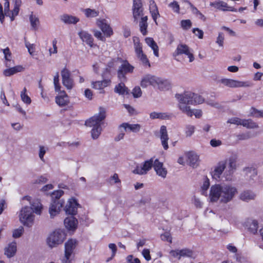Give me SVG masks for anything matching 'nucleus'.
Listing matches in <instances>:
<instances>
[{
	"label": "nucleus",
	"instance_id": "obj_46",
	"mask_svg": "<svg viewBox=\"0 0 263 263\" xmlns=\"http://www.w3.org/2000/svg\"><path fill=\"white\" fill-rule=\"evenodd\" d=\"M137 56L144 66H147L148 67H151L149 62L147 58L146 55L144 53L139 54Z\"/></svg>",
	"mask_w": 263,
	"mask_h": 263
},
{
	"label": "nucleus",
	"instance_id": "obj_29",
	"mask_svg": "<svg viewBox=\"0 0 263 263\" xmlns=\"http://www.w3.org/2000/svg\"><path fill=\"white\" fill-rule=\"evenodd\" d=\"M64 224L68 230H75L77 227L78 220L73 216H71L65 219Z\"/></svg>",
	"mask_w": 263,
	"mask_h": 263
},
{
	"label": "nucleus",
	"instance_id": "obj_44",
	"mask_svg": "<svg viewBox=\"0 0 263 263\" xmlns=\"http://www.w3.org/2000/svg\"><path fill=\"white\" fill-rule=\"evenodd\" d=\"M27 89L25 87L21 92V98L23 102L27 105H29L31 102L30 98L26 93Z\"/></svg>",
	"mask_w": 263,
	"mask_h": 263
},
{
	"label": "nucleus",
	"instance_id": "obj_34",
	"mask_svg": "<svg viewBox=\"0 0 263 263\" xmlns=\"http://www.w3.org/2000/svg\"><path fill=\"white\" fill-rule=\"evenodd\" d=\"M147 16H144L141 17L139 22L140 31L143 35H146L147 34Z\"/></svg>",
	"mask_w": 263,
	"mask_h": 263
},
{
	"label": "nucleus",
	"instance_id": "obj_50",
	"mask_svg": "<svg viewBox=\"0 0 263 263\" xmlns=\"http://www.w3.org/2000/svg\"><path fill=\"white\" fill-rule=\"evenodd\" d=\"M64 192L62 190L55 191L51 194V201L56 200L61 201L60 200V198L63 195Z\"/></svg>",
	"mask_w": 263,
	"mask_h": 263
},
{
	"label": "nucleus",
	"instance_id": "obj_42",
	"mask_svg": "<svg viewBox=\"0 0 263 263\" xmlns=\"http://www.w3.org/2000/svg\"><path fill=\"white\" fill-rule=\"evenodd\" d=\"M150 118L152 119H166L168 118L169 116L166 113L164 112H152L149 115Z\"/></svg>",
	"mask_w": 263,
	"mask_h": 263
},
{
	"label": "nucleus",
	"instance_id": "obj_10",
	"mask_svg": "<svg viewBox=\"0 0 263 263\" xmlns=\"http://www.w3.org/2000/svg\"><path fill=\"white\" fill-rule=\"evenodd\" d=\"M225 160L227 161V163H228V168L224 173V176L226 180H230L232 175L236 168L237 158L233 156Z\"/></svg>",
	"mask_w": 263,
	"mask_h": 263
},
{
	"label": "nucleus",
	"instance_id": "obj_56",
	"mask_svg": "<svg viewBox=\"0 0 263 263\" xmlns=\"http://www.w3.org/2000/svg\"><path fill=\"white\" fill-rule=\"evenodd\" d=\"M238 140H246L250 139L251 136L250 132L242 133L236 136Z\"/></svg>",
	"mask_w": 263,
	"mask_h": 263
},
{
	"label": "nucleus",
	"instance_id": "obj_47",
	"mask_svg": "<svg viewBox=\"0 0 263 263\" xmlns=\"http://www.w3.org/2000/svg\"><path fill=\"white\" fill-rule=\"evenodd\" d=\"M210 186V181L209 179L207 178H206L203 182V184L201 187V194L203 195H207V191Z\"/></svg>",
	"mask_w": 263,
	"mask_h": 263
},
{
	"label": "nucleus",
	"instance_id": "obj_32",
	"mask_svg": "<svg viewBox=\"0 0 263 263\" xmlns=\"http://www.w3.org/2000/svg\"><path fill=\"white\" fill-rule=\"evenodd\" d=\"M24 70V68L22 66L17 65L12 68L4 70L3 73L6 77H10L17 72H22Z\"/></svg>",
	"mask_w": 263,
	"mask_h": 263
},
{
	"label": "nucleus",
	"instance_id": "obj_22",
	"mask_svg": "<svg viewBox=\"0 0 263 263\" xmlns=\"http://www.w3.org/2000/svg\"><path fill=\"white\" fill-rule=\"evenodd\" d=\"M189 165L193 168L197 167L200 163L199 156L195 152H191L187 154Z\"/></svg>",
	"mask_w": 263,
	"mask_h": 263
},
{
	"label": "nucleus",
	"instance_id": "obj_63",
	"mask_svg": "<svg viewBox=\"0 0 263 263\" xmlns=\"http://www.w3.org/2000/svg\"><path fill=\"white\" fill-rule=\"evenodd\" d=\"M193 32L198 37L199 39H201L203 36V32L202 30L198 28H195L193 29Z\"/></svg>",
	"mask_w": 263,
	"mask_h": 263
},
{
	"label": "nucleus",
	"instance_id": "obj_41",
	"mask_svg": "<svg viewBox=\"0 0 263 263\" xmlns=\"http://www.w3.org/2000/svg\"><path fill=\"white\" fill-rule=\"evenodd\" d=\"M248 226L249 230L251 233L255 234L257 233L258 229V222L255 220H251L248 221Z\"/></svg>",
	"mask_w": 263,
	"mask_h": 263
},
{
	"label": "nucleus",
	"instance_id": "obj_57",
	"mask_svg": "<svg viewBox=\"0 0 263 263\" xmlns=\"http://www.w3.org/2000/svg\"><path fill=\"white\" fill-rule=\"evenodd\" d=\"M251 114L256 118H263V110H259L254 108H252Z\"/></svg>",
	"mask_w": 263,
	"mask_h": 263
},
{
	"label": "nucleus",
	"instance_id": "obj_21",
	"mask_svg": "<svg viewBox=\"0 0 263 263\" xmlns=\"http://www.w3.org/2000/svg\"><path fill=\"white\" fill-rule=\"evenodd\" d=\"M160 138L163 148L165 150H167L168 148V140L169 138L166 127L164 125H162L160 127Z\"/></svg>",
	"mask_w": 263,
	"mask_h": 263
},
{
	"label": "nucleus",
	"instance_id": "obj_24",
	"mask_svg": "<svg viewBox=\"0 0 263 263\" xmlns=\"http://www.w3.org/2000/svg\"><path fill=\"white\" fill-rule=\"evenodd\" d=\"M97 24L107 36H110L112 34L111 28L107 24L105 20H98Z\"/></svg>",
	"mask_w": 263,
	"mask_h": 263
},
{
	"label": "nucleus",
	"instance_id": "obj_12",
	"mask_svg": "<svg viewBox=\"0 0 263 263\" xmlns=\"http://www.w3.org/2000/svg\"><path fill=\"white\" fill-rule=\"evenodd\" d=\"M227 161L222 160L219 162L214 167L211 172V175L213 178L215 180H219L223 171L226 168Z\"/></svg>",
	"mask_w": 263,
	"mask_h": 263
},
{
	"label": "nucleus",
	"instance_id": "obj_48",
	"mask_svg": "<svg viewBox=\"0 0 263 263\" xmlns=\"http://www.w3.org/2000/svg\"><path fill=\"white\" fill-rule=\"evenodd\" d=\"M39 147V157L42 161L45 162L44 157L46 152L49 150V148L48 147L43 145H40Z\"/></svg>",
	"mask_w": 263,
	"mask_h": 263
},
{
	"label": "nucleus",
	"instance_id": "obj_38",
	"mask_svg": "<svg viewBox=\"0 0 263 263\" xmlns=\"http://www.w3.org/2000/svg\"><path fill=\"white\" fill-rule=\"evenodd\" d=\"M115 92L119 95L127 94L128 88L125 86L123 83H120L115 88Z\"/></svg>",
	"mask_w": 263,
	"mask_h": 263
},
{
	"label": "nucleus",
	"instance_id": "obj_31",
	"mask_svg": "<svg viewBox=\"0 0 263 263\" xmlns=\"http://www.w3.org/2000/svg\"><path fill=\"white\" fill-rule=\"evenodd\" d=\"M156 77L151 75H147L144 77L141 82V86L142 87H146L148 85H151L155 87Z\"/></svg>",
	"mask_w": 263,
	"mask_h": 263
},
{
	"label": "nucleus",
	"instance_id": "obj_55",
	"mask_svg": "<svg viewBox=\"0 0 263 263\" xmlns=\"http://www.w3.org/2000/svg\"><path fill=\"white\" fill-rule=\"evenodd\" d=\"M192 22L190 20H182L181 21V27L184 30H187L190 29L192 26Z\"/></svg>",
	"mask_w": 263,
	"mask_h": 263
},
{
	"label": "nucleus",
	"instance_id": "obj_18",
	"mask_svg": "<svg viewBox=\"0 0 263 263\" xmlns=\"http://www.w3.org/2000/svg\"><path fill=\"white\" fill-rule=\"evenodd\" d=\"M78 203L74 199H70L69 200L68 203L65 206V212L67 214L73 215L77 212Z\"/></svg>",
	"mask_w": 263,
	"mask_h": 263
},
{
	"label": "nucleus",
	"instance_id": "obj_1",
	"mask_svg": "<svg viewBox=\"0 0 263 263\" xmlns=\"http://www.w3.org/2000/svg\"><path fill=\"white\" fill-rule=\"evenodd\" d=\"M237 193L236 188L229 184H215L211 187L209 198L212 202L221 203L231 201Z\"/></svg>",
	"mask_w": 263,
	"mask_h": 263
},
{
	"label": "nucleus",
	"instance_id": "obj_54",
	"mask_svg": "<svg viewBox=\"0 0 263 263\" xmlns=\"http://www.w3.org/2000/svg\"><path fill=\"white\" fill-rule=\"evenodd\" d=\"M168 6L172 8L173 11L175 13H179L180 12V6L178 4V2L176 1H174L172 3H171Z\"/></svg>",
	"mask_w": 263,
	"mask_h": 263
},
{
	"label": "nucleus",
	"instance_id": "obj_49",
	"mask_svg": "<svg viewBox=\"0 0 263 263\" xmlns=\"http://www.w3.org/2000/svg\"><path fill=\"white\" fill-rule=\"evenodd\" d=\"M247 175L250 177V179H254V178L256 177L257 174V170L252 167H248L246 169Z\"/></svg>",
	"mask_w": 263,
	"mask_h": 263
},
{
	"label": "nucleus",
	"instance_id": "obj_62",
	"mask_svg": "<svg viewBox=\"0 0 263 263\" xmlns=\"http://www.w3.org/2000/svg\"><path fill=\"white\" fill-rule=\"evenodd\" d=\"M224 39V36L223 33L222 32L219 33L217 38L216 43H217L219 46L223 47Z\"/></svg>",
	"mask_w": 263,
	"mask_h": 263
},
{
	"label": "nucleus",
	"instance_id": "obj_43",
	"mask_svg": "<svg viewBox=\"0 0 263 263\" xmlns=\"http://www.w3.org/2000/svg\"><path fill=\"white\" fill-rule=\"evenodd\" d=\"M195 127L191 124H186L184 127V132L186 137H191L195 132Z\"/></svg>",
	"mask_w": 263,
	"mask_h": 263
},
{
	"label": "nucleus",
	"instance_id": "obj_28",
	"mask_svg": "<svg viewBox=\"0 0 263 263\" xmlns=\"http://www.w3.org/2000/svg\"><path fill=\"white\" fill-rule=\"evenodd\" d=\"M78 35L83 42H85L90 47L93 46V39L92 35L85 31H81Z\"/></svg>",
	"mask_w": 263,
	"mask_h": 263
},
{
	"label": "nucleus",
	"instance_id": "obj_33",
	"mask_svg": "<svg viewBox=\"0 0 263 263\" xmlns=\"http://www.w3.org/2000/svg\"><path fill=\"white\" fill-rule=\"evenodd\" d=\"M145 41L147 45L153 50L154 55L156 57H158L159 48L154 39L152 37H146L145 39Z\"/></svg>",
	"mask_w": 263,
	"mask_h": 263
},
{
	"label": "nucleus",
	"instance_id": "obj_27",
	"mask_svg": "<svg viewBox=\"0 0 263 263\" xmlns=\"http://www.w3.org/2000/svg\"><path fill=\"white\" fill-rule=\"evenodd\" d=\"M155 87H157L161 90H168L171 88V83L167 80L156 77Z\"/></svg>",
	"mask_w": 263,
	"mask_h": 263
},
{
	"label": "nucleus",
	"instance_id": "obj_7",
	"mask_svg": "<svg viewBox=\"0 0 263 263\" xmlns=\"http://www.w3.org/2000/svg\"><path fill=\"white\" fill-rule=\"evenodd\" d=\"M219 82L225 86L231 88L248 87L251 86V83L248 81H240L231 79H221Z\"/></svg>",
	"mask_w": 263,
	"mask_h": 263
},
{
	"label": "nucleus",
	"instance_id": "obj_36",
	"mask_svg": "<svg viewBox=\"0 0 263 263\" xmlns=\"http://www.w3.org/2000/svg\"><path fill=\"white\" fill-rule=\"evenodd\" d=\"M61 20L65 24H76L79 21V18L78 17L69 15L68 14H64L61 17Z\"/></svg>",
	"mask_w": 263,
	"mask_h": 263
},
{
	"label": "nucleus",
	"instance_id": "obj_4",
	"mask_svg": "<svg viewBox=\"0 0 263 263\" xmlns=\"http://www.w3.org/2000/svg\"><path fill=\"white\" fill-rule=\"evenodd\" d=\"M65 238L66 234L64 231L58 229L50 234L47 238V243L50 248H52L62 243Z\"/></svg>",
	"mask_w": 263,
	"mask_h": 263
},
{
	"label": "nucleus",
	"instance_id": "obj_9",
	"mask_svg": "<svg viewBox=\"0 0 263 263\" xmlns=\"http://www.w3.org/2000/svg\"><path fill=\"white\" fill-rule=\"evenodd\" d=\"M182 54H184L188 57L190 62H192L194 60V57L192 50L186 45L180 44L177 46L176 50L173 53V56L174 57H176L177 56Z\"/></svg>",
	"mask_w": 263,
	"mask_h": 263
},
{
	"label": "nucleus",
	"instance_id": "obj_5",
	"mask_svg": "<svg viewBox=\"0 0 263 263\" xmlns=\"http://www.w3.org/2000/svg\"><path fill=\"white\" fill-rule=\"evenodd\" d=\"M176 98L178 101V107L179 109L184 114H186L187 116L192 117L191 109L188 105V98L186 97L185 93L183 94H176Z\"/></svg>",
	"mask_w": 263,
	"mask_h": 263
},
{
	"label": "nucleus",
	"instance_id": "obj_30",
	"mask_svg": "<svg viewBox=\"0 0 263 263\" xmlns=\"http://www.w3.org/2000/svg\"><path fill=\"white\" fill-rule=\"evenodd\" d=\"M149 11L153 20L157 24V18L160 16V14L157 6L153 0L149 1Z\"/></svg>",
	"mask_w": 263,
	"mask_h": 263
},
{
	"label": "nucleus",
	"instance_id": "obj_59",
	"mask_svg": "<svg viewBox=\"0 0 263 263\" xmlns=\"http://www.w3.org/2000/svg\"><path fill=\"white\" fill-rule=\"evenodd\" d=\"M134 45H135V52H136L137 55L139 54L143 53V50H142V45L139 42H135Z\"/></svg>",
	"mask_w": 263,
	"mask_h": 263
},
{
	"label": "nucleus",
	"instance_id": "obj_25",
	"mask_svg": "<svg viewBox=\"0 0 263 263\" xmlns=\"http://www.w3.org/2000/svg\"><path fill=\"white\" fill-rule=\"evenodd\" d=\"M55 102L60 106H65L69 103L68 96L65 91L60 92V95L55 97Z\"/></svg>",
	"mask_w": 263,
	"mask_h": 263
},
{
	"label": "nucleus",
	"instance_id": "obj_35",
	"mask_svg": "<svg viewBox=\"0 0 263 263\" xmlns=\"http://www.w3.org/2000/svg\"><path fill=\"white\" fill-rule=\"evenodd\" d=\"M110 83V81L109 80H104L103 81H98L92 82L91 86L92 88L96 89H103L104 88L108 86Z\"/></svg>",
	"mask_w": 263,
	"mask_h": 263
},
{
	"label": "nucleus",
	"instance_id": "obj_8",
	"mask_svg": "<svg viewBox=\"0 0 263 263\" xmlns=\"http://www.w3.org/2000/svg\"><path fill=\"white\" fill-rule=\"evenodd\" d=\"M77 245V241L75 239H69L65 244V255L62 259L63 263H69L70 257Z\"/></svg>",
	"mask_w": 263,
	"mask_h": 263
},
{
	"label": "nucleus",
	"instance_id": "obj_3",
	"mask_svg": "<svg viewBox=\"0 0 263 263\" xmlns=\"http://www.w3.org/2000/svg\"><path fill=\"white\" fill-rule=\"evenodd\" d=\"M105 117V109L100 107L98 114L95 115L93 117L85 121L86 126L92 127L91 134L92 139H98L101 134L102 132L101 125L103 124V121Z\"/></svg>",
	"mask_w": 263,
	"mask_h": 263
},
{
	"label": "nucleus",
	"instance_id": "obj_51",
	"mask_svg": "<svg viewBox=\"0 0 263 263\" xmlns=\"http://www.w3.org/2000/svg\"><path fill=\"white\" fill-rule=\"evenodd\" d=\"M24 232V228L22 226L15 229L13 231L12 237L15 238L20 237Z\"/></svg>",
	"mask_w": 263,
	"mask_h": 263
},
{
	"label": "nucleus",
	"instance_id": "obj_20",
	"mask_svg": "<svg viewBox=\"0 0 263 263\" xmlns=\"http://www.w3.org/2000/svg\"><path fill=\"white\" fill-rule=\"evenodd\" d=\"M170 253L173 257L177 258L178 259H180L181 257H191L193 255V251L187 249L173 250L170 252Z\"/></svg>",
	"mask_w": 263,
	"mask_h": 263
},
{
	"label": "nucleus",
	"instance_id": "obj_17",
	"mask_svg": "<svg viewBox=\"0 0 263 263\" xmlns=\"http://www.w3.org/2000/svg\"><path fill=\"white\" fill-rule=\"evenodd\" d=\"M119 129H123L125 132H129L137 133L141 129V125L139 124H129L128 123H123L118 127Z\"/></svg>",
	"mask_w": 263,
	"mask_h": 263
},
{
	"label": "nucleus",
	"instance_id": "obj_15",
	"mask_svg": "<svg viewBox=\"0 0 263 263\" xmlns=\"http://www.w3.org/2000/svg\"><path fill=\"white\" fill-rule=\"evenodd\" d=\"M64 202L62 201H51L49 212L51 218H54L56 215L59 214L61 208L63 206Z\"/></svg>",
	"mask_w": 263,
	"mask_h": 263
},
{
	"label": "nucleus",
	"instance_id": "obj_45",
	"mask_svg": "<svg viewBox=\"0 0 263 263\" xmlns=\"http://www.w3.org/2000/svg\"><path fill=\"white\" fill-rule=\"evenodd\" d=\"M29 20L30 22L31 27L34 29H36L37 28V26L39 25L40 23L39 18L36 17L35 15H34L32 13L29 16Z\"/></svg>",
	"mask_w": 263,
	"mask_h": 263
},
{
	"label": "nucleus",
	"instance_id": "obj_6",
	"mask_svg": "<svg viewBox=\"0 0 263 263\" xmlns=\"http://www.w3.org/2000/svg\"><path fill=\"white\" fill-rule=\"evenodd\" d=\"M121 65L119 66L117 71L118 77L121 80H126L125 75L127 73H132L134 67L130 65L127 60H121Z\"/></svg>",
	"mask_w": 263,
	"mask_h": 263
},
{
	"label": "nucleus",
	"instance_id": "obj_53",
	"mask_svg": "<svg viewBox=\"0 0 263 263\" xmlns=\"http://www.w3.org/2000/svg\"><path fill=\"white\" fill-rule=\"evenodd\" d=\"M243 119L237 117L232 118L227 121L228 123L233 124L237 125H242Z\"/></svg>",
	"mask_w": 263,
	"mask_h": 263
},
{
	"label": "nucleus",
	"instance_id": "obj_40",
	"mask_svg": "<svg viewBox=\"0 0 263 263\" xmlns=\"http://www.w3.org/2000/svg\"><path fill=\"white\" fill-rule=\"evenodd\" d=\"M255 196V195L251 191H247L242 192L240 196V198L241 200L246 201H248L250 200L253 199Z\"/></svg>",
	"mask_w": 263,
	"mask_h": 263
},
{
	"label": "nucleus",
	"instance_id": "obj_11",
	"mask_svg": "<svg viewBox=\"0 0 263 263\" xmlns=\"http://www.w3.org/2000/svg\"><path fill=\"white\" fill-rule=\"evenodd\" d=\"M154 161L153 158L145 161L143 164L141 166H137L135 169L133 171V173L138 175H144L147 173L152 167H154Z\"/></svg>",
	"mask_w": 263,
	"mask_h": 263
},
{
	"label": "nucleus",
	"instance_id": "obj_14",
	"mask_svg": "<svg viewBox=\"0 0 263 263\" xmlns=\"http://www.w3.org/2000/svg\"><path fill=\"white\" fill-rule=\"evenodd\" d=\"M62 83L67 89H71L73 87V81L70 78V72L69 70L64 68L61 71Z\"/></svg>",
	"mask_w": 263,
	"mask_h": 263
},
{
	"label": "nucleus",
	"instance_id": "obj_52",
	"mask_svg": "<svg viewBox=\"0 0 263 263\" xmlns=\"http://www.w3.org/2000/svg\"><path fill=\"white\" fill-rule=\"evenodd\" d=\"M53 83L54 85L55 90L56 91H59L60 90L61 86L59 83V72H57L56 74L54 77Z\"/></svg>",
	"mask_w": 263,
	"mask_h": 263
},
{
	"label": "nucleus",
	"instance_id": "obj_39",
	"mask_svg": "<svg viewBox=\"0 0 263 263\" xmlns=\"http://www.w3.org/2000/svg\"><path fill=\"white\" fill-rule=\"evenodd\" d=\"M83 12L85 14L86 17L87 18L95 17L98 16L99 14V11L90 8H86L84 9Z\"/></svg>",
	"mask_w": 263,
	"mask_h": 263
},
{
	"label": "nucleus",
	"instance_id": "obj_60",
	"mask_svg": "<svg viewBox=\"0 0 263 263\" xmlns=\"http://www.w3.org/2000/svg\"><path fill=\"white\" fill-rule=\"evenodd\" d=\"M20 7L14 6L13 9L11 12V15H9L11 22L14 20L15 17L18 14Z\"/></svg>",
	"mask_w": 263,
	"mask_h": 263
},
{
	"label": "nucleus",
	"instance_id": "obj_64",
	"mask_svg": "<svg viewBox=\"0 0 263 263\" xmlns=\"http://www.w3.org/2000/svg\"><path fill=\"white\" fill-rule=\"evenodd\" d=\"M193 203L197 208H201L202 207L203 203L200 199L196 197H194L193 199Z\"/></svg>",
	"mask_w": 263,
	"mask_h": 263
},
{
	"label": "nucleus",
	"instance_id": "obj_61",
	"mask_svg": "<svg viewBox=\"0 0 263 263\" xmlns=\"http://www.w3.org/2000/svg\"><path fill=\"white\" fill-rule=\"evenodd\" d=\"M132 93L135 98H139L141 97L142 95V91L140 87H135L133 90Z\"/></svg>",
	"mask_w": 263,
	"mask_h": 263
},
{
	"label": "nucleus",
	"instance_id": "obj_23",
	"mask_svg": "<svg viewBox=\"0 0 263 263\" xmlns=\"http://www.w3.org/2000/svg\"><path fill=\"white\" fill-rule=\"evenodd\" d=\"M210 6L212 7H214L215 8L221 9L223 11H233L236 12V9L232 7H229L228 6V4L223 2V1H216L214 2H211L210 3Z\"/></svg>",
	"mask_w": 263,
	"mask_h": 263
},
{
	"label": "nucleus",
	"instance_id": "obj_13",
	"mask_svg": "<svg viewBox=\"0 0 263 263\" xmlns=\"http://www.w3.org/2000/svg\"><path fill=\"white\" fill-rule=\"evenodd\" d=\"M133 15L135 21L143 16V8L141 0H134L133 6Z\"/></svg>",
	"mask_w": 263,
	"mask_h": 263
},
{
	"label": "nucleus",
	"instance_id": "obj_26",
	"mask_svg": "<svg viewBox=\"0 0 263 263\" xmlns=\"http://www.w3.org/2000/svg\"><path fill=\"white\" fill-rule=\"evenodd\" d=\"M17 251V245L15 241L9 243L5 248V255L8 258L14 256Z\"/></svg>",
	"mask_w": 263,
	"mask_h": 263
},
{
	"label": "nucleus",
	"instance_id": "obj_16",
	"mask_svg": "<svg viewBox=\"0 0 263 263\" xmlns=\"http://www.w3.org/2000/svg\"><path fill=\"white\" fill-rule=\"evenodd\" d=\"M186 97H187L188 102L191 105H196L201 104L204 102L203 97L198 94H196L191 91H186L184 92Z\"/></svg>",
	"mask_w": 263,
	"mask_h": 263
},
{
	"label": "nucleus",
	"instance_id": "obj_58",
	"mask_svg": "<svg viewBox=\"0 0 263 263\" xmlns=\"http://www.w3.org/2000/svg\"><path fill=\"white\" fill-rule=\"evenodd\" d=\"M4 54V58L7 61H10L11 59V53L8 47L2 50Z\"/></svg>",
	"mask_w": 263,
	"mask_h": 263
},
{
	"label": "nucleus",
	"instance_id": "obj_37",
	"mask_svg": "<svg viewBox=\"0 0 263 263\" xmlns=\"http://www.w3.org/2000/svg\"><path fill=\"white\" fill-rule=\"evenodd\" d=\"M242 125L247 128L255 129L258 128V125L251 119H243Z\"/></svg>",
	"mask_w": 263,
	"mask_h": 263
},
{
	"label": "nucleus",
	"instance_id": "obj_19",
	"mask_svg": "<svg viewBox=\"0 0 263 263\" xmlns=\"http://www.w3.org/2000/svg\"><path fill=\"white\" fill-rule=\"evenodd\" d=\"M154 168L158 175L163 178H165L166 177L167 170L163 167V163L160 162L158 159H156L154 161Z\"/></svg>",
	"mask_w": 263,
	"mask_h": 263
},
{
	"label": "nucleus",
	"instance_id": "obj_2",
	"mask_svg": "<svg viewBox=\"0 0 263 263\" xmlns=\"http://www.w3.org/2000/svg\"><path fill=\"white\" fill-rule=\"evenodd\" d=\"M30 203L31 206L23 207L18 215L20 222L28 228L31 227L34 224L35 216L33 212L37 215H41L42 210V205L38 200L30 202Z\"/></svg>",
	"mask_w": 263,
	"mask_h": 263
}]
</instances>
